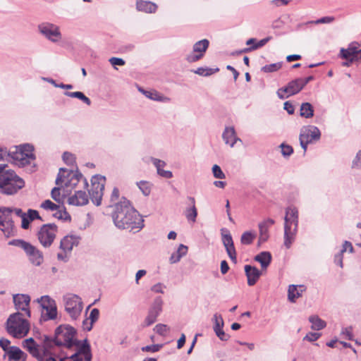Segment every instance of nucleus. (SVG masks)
I'll use <instances>...</instances> for the list:
<instances>
[{
  "label": "nucleus",
  "instance_id": "obj_1",
  "mask_svg": "<svg viewBox=\"0 0 361 361\" xmlns=\"http://www.w3.org/2000/svg\"><path fill=\"white\" fill-rule=\"evenodd\" d=\"M114 225L119 229L137 232L144 227V219L129 200L122 197L114 204Z\"/></svg>",
  "mask_w": 361,
  "mask_h": 361
},
{
  "label": "nucleus",
  "instance_id": "obj_2",
  "mask_svg": "<svg viewBox=\"0 0 361 361\" xmlns=\"http://www.w3.org/2000/svg\"><path fill=\"white\" fill-rule=\"evenodd\" d=\"M75 330L71 326H59L56 330V336L54 340L50 339L46 336L44 338V346L50 348L52 343L58 346H65L68 348H71L76 346L81 343L75 338Z\"/></svg>",
  "mask_w": 361,
  "mask_h": 361
},
{
  "label": "nucleus",
  "instance_id": "obj_3",
  "mask_svg": "<svg viewBox=\"0 0 361 361\" xmlns=\"http://www.w3.org/2000/svg\"><path fill=\"white\" fill-rule=\"evenodd\" d=\"M80 180L82 181L84 188L88 186L87 180L83 178L80 173L78 171L74 172L73 170L68 171L66 169L61 168L56 179V184L57 185H61V188H63V190L68 192L72 189L75 188Z\"/></svg>",
  "mask_w": 361,
  "mask_h": 361
},
{
  "label": "nucleus",
  "instance_id": "obj_4",
  "mask_svg": "<svg viewBox=\"0 0 361 361\" xmlns=\"http://www.w3.org/2000/svg\"><path fill=\"white\" fill-rule=\"evenodd\" d=\"M6 331L14 338H21L25 337L30 331L28 321L23 318V314L16 312L9 316L6 321Z\"/></svg>",
  "mask_w": 361,
  "mask_h": 361
},
{
  "label": "nucleus",
  "instance_id": "obj_5",
  "mask_svg": "<svg viewBox=\"0 0 361 361\" xmlns=\"http://www.w3.org/2000/svg\"><path fill=\"white\" fill-rule=\"evenodd\" d=\"M25 186V181L14 171L7 172L0 178V192L13 195Z\"/></svg>",
  "mask_w": 361,
  "mask_h": 361
},
{
  "label": "nucleus",
  "instance_id": "obj_6",
  "mask_svg": "<svg viewBox=\"0 0 361 361\" xmlns=\"http://www.w3.org/2000/svg\"><path fill=\"white\" fill-rule=\"evenodd\" d=\"M33 152L34 147L30 144L16 146L11 150V159L15 164L19 166H25L30 164L35 159Z\"/></svg>",
  "mask_w": 361,
  "mask_h": 361
},
{
  "label": "nucleus",
  "instance_id": "obj_7",
  "mask_svg": "<svg viewBox=\"0 0 361 361\" xmlns=\"http://www.w3.org/2000/svg\"><path fill=\"white\" fill-rule=\"evenodd\" d=\"M57 231L58 227L56 224H44L39 228L37 233V239L44 247H49L56 238Z\"/></svg>",
  "mask_w": 361,
  "mask_h": 361
},
{
  "label": "nucleus",
  "instance_id": "obj_8",
  "mask_svg": "<svg viewBox=\"0 0 361 361\" xmlns=\"http://www.w3.org/2000/svg\"><path fill=\"white\" fill-rule=\"evenodd\" d=\"M66 312L73 319H76L82 310V302L81 298L73 294H68L63 297Z\"/></svg>",
  "mask_w": 361,
  "mask_h": 361
},
{
  "label": "nucleus",
  "instance_id": "obj_9",
  "mask_svg": "<svg viewBox=\"0 0 361 361\" xmlns=\"http://www.w3.org/2000/svg\"><path fill=\"white\" fill-rule=\"evenodd\" d=\"M106 178L100 175H95L91 179V188L89 190L90 197L92 202L97 206L100 205Z\"/></svg>",
  "mask_w": 361,
  "mask_h": 361
},
{
  "label": "nucleus",
  "instance_id": "obj_10",
  "mask_svg": "<svg viewBox=\"0 0 361 361\" xmlns=\"http://www.w3.org/2000/svg\"><path fill=\"white\" fill-rule=\"evenodd\" d=\"M13 208L1 207L0 208V230L6 237L14 235V225L11 218Z\"/></svg>",
  "mask_w": 361,
  "mask_h": 361
},
{
  "label": "nucleus",
  "instance_id": "obj_11",
  "mask_svg": "<svg viewBox=\"0 0 361 361\" xmlns=\"http://www.w3.org/2000/svg\"><path fill=\"white\" fill-rule=\"evenodd\" d=\"M42 307L41 320L47 321L54 319L57 315L56 302L48 295L42 296L37 299Z\"/></svg>",
  "mask_w": 361,
  "mask_h": 361
},
{
  "label": "nucleus",
  "instance_id": "obj_12",
  "mask_svg": "<svg viewBox=\"0 0 361 361\" xmlns=\"http://www.w3.org/2000/svg\"><path fill=\"white\" fill-rule=\"evenodd\" d=\"M320 135V131L316 126H308L301 129L299 139L304 152L307 150V145L314 140H319Z\"/></svg>",
  "mask_w": 361,
  "mask_h": 361
},
{
  "label": "nucleus",
  "instance_id": "obj_13",
  "mask_svg": "<svg viewBox=\"0 0 361 361\" xmlns=\"http://www.w3.org/2000/svg\"><path fill=\"white\" fill-rule=\"evenodd\" d=\"M75 347L77 350L70 357V359L63 358L61 361H91L90 346L86 339Z\"/></svg>",
  "mask_w": 361,
  "mask_h": 361
},
{
  "label": "nucleus",
  "instance_id": "obj_14",
  "mask_svg": "<svg viewBox=\"0 0 361 361\" xmlns=\"http://www.w3.org/2000/svg\"><path fill=\"white\" fill-rule=\"evenodd\" d=\"M41 34L52 42H58L61 39L59 27L52 23H42L38 27Z\"/></svg>",
  "mask_w": 361,
  "mask_h": 361
},
{
  "label": "nucleus",
  "instance_id": "obj_15",
  "mask_svg": "<svg viewBox=\"0 0 361 361\" xmlns=\"http://www.w3.org/2000/svg\"><path fill=\"white\" fill-rule=\"evenodd\" d=\"M209 42L204 39L197 42L192 48V52L186 56V61L189 63H194L201 59L209 47Z\"/></svg>",
  "mask_w": 361,
  "mask_h": 361
},
{
  "label": "nucleus",
  "instance_id": "obj_16",
  "mask_svg": "<svg viewBox=\"0 0 361 361\" xmlns=\"http://www.w3.org/2000/svg\"><path fill=\"white\" fill-rule=\"evenodd\" d=\"M303 87L301 78H297L289 82L286 87L279 88L277 95L280 99H284L298 93Z\"/></svg>",
  "mask_w": 361,
  "mask_h": 361
},
{
  "label": "nucleus",
  "instance_id": "obj_17",
  "mask_svg": "<svg viewBox=\"0 0 361 361\" xmlns=\"http://www.w3.org/2000/svg\"><path fill=\"white\" fill-rule=\"evenodd\" d=\"M30 302V298L28 295L16 294L13 295V302L15 307L18 310L25 311L26 315L30 317V311L28 308Z\"/></svg>",
  "mask_w": 361,
  "mask_h": 361
},
{
  "label": "nucleus",
  "instance_id": "obj_18",
  "mask_svg": "<svg viewBox=\"0 0 361 361\" xmlns=\"http://www.w3.org/2000/svg\"><path fill=\"white\" fill-rule=\"evenodd\" d=\"M27 256L28 257V259L30 262L35 265V266H39L41 265L44 262V256L42 252L37 247L32 245V244H30L27 249L25 251Z\"/></svg>",
  "mask_w": 361,
  "mask_h": 361
},
{
  "label": "nucleus",
  "instance_id": "obj_19",
  "mask_svg": "<svg viewBox=\"0 0 361 361\" xmlns=\"http://www.w3.org/2000/svg\"><path fill=\"white\" fill-rule=\"evenodd\" d=\"M298 226L289 225L288 222L284 224V245L290 248L295 239Z\"/></svg>",
  "mask_w": 361,
  "mask_h": 361
},
{
  "label": "nucleus",
  "instance_id": "obj_20",
  "mask_svg": "<svg viewBox=\"0 0 361 361\" xmlns=\"http://www.w3.org/2000/svg\"><path fill=\"white\" fill-rule=\"evenodd\" d=\"M274 223V219H267L259 224V243H263L269 239V228Z\"/></svg>",
  "mask_w": 361,
  "mask_h": 361
},
{
  "label": "nucleus",
  "instance_id": "obj_21",
  "mask_svg": "<svg viewBox=\"0 0 361 361\" xmlns=\"http://www.w3.org/2000/svg\"><path fill=\"white\" fill-rule=\"evenodd\" d=\"M80 237L75 235H66L60 243V249L65 252H71L74 246H77L80 242Z\"/></svg>",
  "mask_w": 361,
  "mask_h": 361
},
{
  "label": "nucleus",
  "instance_id": "obj_22",
  "mask_svg": "<svg viewBox=\"0 0 361 361\" xmlns=\"http://www.w3.org/2000/svg\"><path fill=\"white\" fill-rule=\"evenodd\" d=\"M245 275L247 279V284L250 286H254L259 280L262 275V271H259L257 267L251 265H245Z\"/></svg>",
  "mask_w": 361,
  "mask_h": 361
},
{
  "label": "nucleus",
  "instance_id": "obj_23",
  "mask_svg": "<svg viewBox=\"0 0 361 361\" xmlns=\"http://www.w3.org/2000/svg\"><path fill=\"white\" fill-rule=\"evenodd\" d=\"M89 202L88 196L85 191L78 190L75 193L69 197L68 202L69 204L74 206H84L86 205Z\"/></svg>",
  "mask_w": 361,
  "mask_h": 361
},
{
  "label": "nucleus",
  "instance_id": "obj_24",
  "mask_svg": "<svg viewBox=\"0 0 361 361\" xmlns=\"http://www.w3.org/2000/svg\"><path fill=\"white\" fill-rule=\"evenodd\" d=\"M357 43H351L347 49H341V56L342 58H358L361 60V49H357Z\"/></svg>",
  "mask_w": 361,
  "mask_h": 361
},
{
  "label": "nucleus",
  "instance_id": "obj_25",
  "mask_svg": "<svg viewBox=\"0 0 361 361\" xmlns=\"http://www.w3.org/2000/svg\"><path fill=\"white\" fill-rule=\"evenodd\" d=\"M6 355L9 361H25L27 357V355L16 346H11Z\"/></svg>",
  "mask_w": 361,
  "mask_h": 361
},
{
  "label": "nucleus",
  "instance_id": "obj_26",
  "mask_svg": "<svg viewBox=\"0 0 361 361\" xmlns=\"http://www.w3.org/2000/svg\"><path fill=\"white\" fill-rule=\"evenodd\" d=\"M223 139L226 145H229L233 147L235 143L241 140L238 138L235 135V131L233 127H226L222 135Z\"/></svg>",
  "mask_w": 361,
  "mask_h": 361
},
{
  "label": "nucleus",
  "instance_id": "obj_27",
  "mask_svg": "<svg viewBox=\"0 0 361 361\" xmlns=\"http://www.w3.org/2000/svg\"><path fill=\"white\" fill-rule=\"evenodd\" d=\"M305 286L300 285H290L288 290V298L291 302H295V300L302 296V294L305 291Z\"/></svg>",
  "mask_w": 361,
  "mask_h": 361
},
{
  "label": "nucleus",
  "instance_id": "obj_28",
  "mask_svg": "<svg viewBox=\"0 0 361 361\" xmlns=\"http://www.w3.org/2000/svg\"><path fill=\"white\" fill-rule=\"evenodd\" d=\"M152 161L154 166L157 169V173L165 178H171L173 176V173L171 171H166L164 170V167L166 166V162L164 161L156 159V158H152Z\"/></svg>",
  "mask_w": 361,
  "mask_h": 361
},
{
  "label": "nucleus",
  "instance_id": "obj_29",
  "mask_svg": "<svg viewBox=\"0 0 361 361\" xmlns=\"http://www.w3.org/2000/svg\"><path fill=\"white\" fill-rule=\"evenodd\" d=\"M285 223L288 222L289 225L298 226V211L295 207H288L286 209L284 218Z\"/></svg>",
  "mask_w": 361,
  "mask_h": 361
},
{
  "label": "nucleus",
  "instance_id": "obj_30",
  "mask_svg": "<svg viewBox=\"0 0 361 361\" xmlns=\"http://www.w3.org/2000/svg\"><path fill=\"white\" fill-rule=\"evenodd\" d=\"M137 9L140 11H144L146 13H154L157 9V6L151 2L142 0H137L136 3Z\"/></svg>",
  "mask_w": 361,
  "mask_h": 361
},
{
  "label": "nucleus",
  "instance_id": "obj_31",
  "mask_svg": "<svg viewBox=\"0 0 361 361\" xmlns=\"http://www.w3.org/2000/svg\"><path fill=\"white\" fill-rule=\"evenodd\" d=\"M254 259L261 264L262 270H266L271 262V255L269 252H262Z\"/></svg>",
  "mask_w": 361,
  "mask_h": 361
},
{
  "label": "nucleus",
  "instance_id": "obj_32",
  "mask_svg": "<svg viewBox=\"0 0 361 361\" xmlns=\"http://www.w3.org/2000/svg\"><path fill=\"white\" fill-rule=\"evenodd\" d=\"M188 250V248L186 245L180 244L177 251L171 255L169 258L170 263L175 264L178 262L183 256L186 255Z\"/></svg>",
  "mask_w": 361,
  "mask_h": 361
},
{
  "label": "nucleus",
  "instance_id": "obj_33",
  "mask_svg": "<svg viewBox=\"0 0 361 361\" xmlns=\"http://www.w3.org/2000/svg\"><path fill=\"white\" fill-rule=\"evenodd\" d=\"M189 200L192 205L191 207L186 209L185 214L188 221L194 223L196 221V218L197 216V208L195 207V198L192 197H190Z\"/></svg>",
  "mask_w": 361,
  "mask_h": 361
},
{
  "label": "nucleus",
  "instance_id": "obj_34",
  "mask_svg": "<svg viewBox=\"0 0 361 361\" xmlns=\"http://www.w3.org/2000/svg\"><path fill=\"white\" fill-rule=\"evenodd\" d=\"M300 115L305 118H312L314 116V109L309 102L302 103L300 109Z\"/></svg>",
  "mask_w": 361,
  "mask_h": 361
},
{
  "label": "nucleus",
  "instance_id": "obj_35",
  "mask_svg": "<svg viewBox=\"0 0 361 361\" xmlns=\"http://www.w3.org/2000/svg\"><path fill=\"white\" fill-rule=\"evenodd\" d=\"M139 90L142 92L147 98H149L152 100L155 101H162L166 102L169 101V99L160 94L158 92L155 90L152 91H145L144 90L139 88Z\"/></svg>",
  "mask_w": 361,
  "mask_h": 361
},
{
  "label": "nucleus",
  "instance_id": "obj_36",
  "mask_svg": "<svg viewBox=\"0 0 361 361\" xmlns=\"http://www.w3.org/2000/svg\"><path fill=\"white\" fill-rule=\"evenodd\" d=\"M309 321L312 324L311 328L314 330H321L326 325V322L317 315L310 317Z\"/></svg>",
  "mask_w": 361,
  "mask_h": 361
},
{
  "label": "nucleus",
  "instance_id": "obj_37",
  "mask_svg": "<svg viewBox=\"0 0 361 361\" xmlns=\"http://www.w3.org/2000/svg\"><path fill=\"white\" fill-rule=\"evenodd\" d=\"M163 301L160 297L156 298L149 312L158 317L162 310Z\"/></svg>",
  "mask_w": 361,
  "mask_h": 361
},
{
  "label": "nucleus",
  "instance_id": "obj_38",
  "mask_svg": "<svg viewBox=\"0 0 361 361\" xmlns=\"http://www.w3.org/2000/svg\"><path fill=\"white\" fill-rule=\"evenodd\" d=\"M64 94L69 97L78 98L87 105L91 104L90 99L87 97L82 92H66Z\"/></svg>",
  "mask_w": 361,
  "mask_h": 361
},
{
  "label": "nucleus",
  "instance_id": "obj_39",
  "mask_svg": "<svg viewBox=\"0 0 361 361\" xmlns=\"http://www.w3.org/2000/svg\"><path fill=\"white\" fill-rule=\"evenodd\" d=\"M256 238V233L253 231H245L240 237V242L243 245H250Z\"/></svg>",
  "mask_w": 361,
  "mask_h": 361
},
{
  "label": "nucleus",
  "instance_id": "obj_40",
  "mask_svg": "<svg viewBox=\"0 0 361 361\" xmlns=\"http://www.w3.org/2000/svg\"><path fill=\"white\" fill-rule=\"evenodd\" d=\"M23 347L25 348L29 353L35 358H41V354H42V350H40L36 344L26 343H23Z\"/></svg>",
  "mask_w": 361,
  "mask_h": 361
},
{
  "label": "nucleus",
  "instance_id": "obj_41",
  "mask_svg": "<svg viewBox=\"0 0 361 361\" xmlns=\"http://www.w3.org/2000/svg\"><path fill=\"white\" fill-rule=\"evenodd\" d=\"M221 237L222 242L224 247H228L234 245L233 238L229 231L225 228H222L221 230Z\"/></svg>",
  "mask_w": 361,
  "mask_h": 361
},
{
  "label": "nucleus",
  "instance_id": "obj_42",
  "mask_svg": "<svg viewBox=\"0 0 361 361\" xmlns=\"http://www.w3.org/2000/svg\"><path fill=\"white\" fill-rule=\"evenodd\" d=\"M271 39V37H267L266 38H264V39H261L260 41H259L258 42H257V44H255L252 47H248V48H245L243 50L240 51L239 53L247 52V51H252V50L257 49H259L260 47H262Z\"/></svg>",
  "mask_w": 361,
  "mask_h": 361
},
{
  "label": "nucleus",
  "instance_id": "obj_43",
  "mask_svg": "<svg viewBox=\"0 0 361 361\" xmlns=\"http://www.w3.org/2000/svg\"><path fill=\"white\" fill-rule=\"evenodd\" d=\"M219 71V68H198L197 70L194 71V73L203 76H209Z\"/></svg>",
  "mask_w": 361,
  "mask_h": 361
},
{
  "label": "nucleus",
  "instance_id": "obj_44",
  "mask_svg": "<svg viewBox=\"0 0 361 361\" xmlns=\"http://www.w3.org/2000/svg\"><path fill=\"white\" fill-rule=\"evenodd\" d=\"M40 207L47 211L54 212L59 208V205L54 203L49 200H47L41 203Z\"/></svg>",
  "mask_w": 361,
  "mask_h": 361
},
{
  "label": "nucleus",
  "instance_id": "obj_45",
  "mask_svg": "<svg viewBox=\"0 0 361 361\" xmlns=\"http://www.w3.org/2000/svg\"><path fill=\"white\" fill-rule=\"evenodd\" d=\"M281 67H282V63L278 62V63H271V64H269V65H266V66H263L262 68V71L264 73H272V72H275V71H277L278 70L281 69Z\"/></svg>",
  "mask_w": 361,
  "mask_h": 361
},
{
  "label": "nucleus",
  "instance_id": "obj_46",
  "mask_svg": "<svg viewBox=\"0 0 361 361\" xmlns=\"http://www.w3.org/2000/svg\"><path fill=\"white\" fill-rule=\"evenodd\" d=\"M54 212H55L53 214V216L54 218L65 221L71 220V216L66 210L61 209V208L59 207L57 210H55Z\"/></svg>",
  "mask_w": 361,
  "mask_h": 361
},
{
  "label": "nucleus",
  "instance_id": "obj_47",
  "mask_svg": "<svg viewBox=\"0 0 361 361\" xmlns=\"http://www.w3.org/2000/svg\"><path fill=\"white\" fill-rule=\"evenodd\" d=\"M214 331H218L221 329H223L224 326V319L219 314H215L214 315Z\"/></svg>",
  "mask_w": 361,
  "mask_h": 361
},
{
  "label": "nucleus",
  "instance_id": "obj_48",
  "mask_svg": "<svg viewBox=\"0 0 361 361\" xmlns=\"http://www.w3.org/2000/svg\"><path fill=\"white\" fill-rule=\"evenodd\" d=\"M137 185L145 196H147L150 193L151 189L148 182L142 180L137 183Z\"/></svg>",
  "mask_w": 361,
  "mask_h": 361
},
{
  "label": "nucleus",
  "instance_id": "obj_49",
  "mask_svg": "<svg viewBox=\"0 0 361 361\" xmlns=\"http://www.w3.org/2000/svg\"><path fill=\"white\" fill-rule=\"evenodd\" d=\"M30 243L26 242L23 240H13L9 242V245H12L18 247L22 248L24 251L27 249L28 246L30 245Z\"/></svg>",
  "mask_w": 361,
  "mask_h": 361
},
{
  "label": "nucleus",
  "instance_id": "obj_50",
  "mask_svg": "<svg viewBox=\"0 0 361 361\" xmlns=\"http://www.w3.org/2000/svg\"><path fill=\"white\" fill-rule=\"evenodd\" d=\"M39 361H56L49 353V348L44 346L41 358H37Z\"/></svg>",
  "mask_w": 361,
  "mask_h": 361
},
{
  "label": "nucleus",
  "instance_id": "obj_51",
  "mask_svg": "<svg viewBox=\"0 0 361 361\" xmlns=\"http://www.w3.org/2000/svg\"><path fill=\"white\" fill-rule=\"evenodd\" d=\"M26 214L28 216L30 221H32L35 219L43 221L42 218L40 216L39 212L37 210L29 209Z\"/></svg>",
  "mask_w": 361,
  "mask_h": 361
},
{
  "label": "nucleus",
  "instance_id": "obj_52",
  "mask_svg": "<svg viewBox=\"0 0 361 361\" xmlns=\"http://www.w3.org/2000/svg\"><path fill=\"white\" fill-rule=\"evenodd\" d=\"M213 175L216 178L223 179L225 178V174L221 169L220 166L215 164L212 167Z\"/></svg>",
  "mask_w": 361,
  "mask_h": 361
},
{
  "label": "nucleus",
  "instance_id": "obj_53",
  "mask_svg": "<svg viewBox=\"0 0 361 361\" xmlns=\"http://www.w3.org/2000/svg\"><path fill=\"white\" fill-rule=\"evenodd\" d=\"M225 248H226V252H227L228 255L229 256V257L231 258V259L233 262L236 263V262H237L236 251H235L234 245H231V247L230 246L225 247Z\"/></svg>",
  "mask_w": 361,
  "mask_h": 361
},
{
  "label": "nucleus",
  "instance_id": "obj_54",
  "mask_svg": "<svg viewBox=\"0 0 361 361\" xmlns=\"http://www.w3.org/2000/svg\"><path fill=\"white\" fill-rule=\"evenodd\" d=\"M63 160L68 165H73L75 164V157L70 152H64L63 154Z\"/></svg>",
  "mask_w": 361,
  "mask_h": 361
},
{
  "label": "nucleus",
  "instance_id": "obj_55",
  "mask_svg": "<svg viewBox=\"0 0 361 361\" xmlns=\"http://www.w3.org/2000/svg\"><path fill=\"white\" fill-rule=\"evenodd\" d=\"M61 188L59 187H55L51 190V197L59 203L62 202L61 195H60Z\"/></svg>",
  "mask_w": 361,
  "mask_h": 361
},
{
  "label": "nucleus",
  "instance_id": "obj_56",
  "mask_svg": "<svg viewBox=\"0 0 361 361\" xmlns=\"http://www.w3.org/2000/svg\"><path fill=\"white\" fill-rule=\"evenodd\" d=\"M169 329L166 325L162 324H159L154 327L156 333L160 335H165L168 332Z\"/></svg>",
  "mask_w": 361,
  "mask_h": 361
},
{
  "label": "nucleus",
  "instance_id": "obj_57",
  "mask_svg": "<svg viewBox=\"0 0 361 361\" xmlns=\"http://www.w3.org/2000/svg\"><path fill=\"white\" fill-rule=\"evenodd\" d=\"M280 147L281 148V153L284 157H288L293 152V147L290 145H287L283 143L280 145Z\"/></svg>",
  "mask_w": 361,
  "mask_h": 361
},
{
  "label": "nucleus",
  "instance_id": "obj_58",
  "mask_svg": "<svg viewBox=\"0 0 361 361\" xmlns=\"http://www.w3.org/2000/svg\"><path fill=\"white\" fill-rule=\"evenodd\" d=\"M157 317L156 315H154L149 312L147 317L145 319L143 326H150L151 324H154L157 320Z\"/></svg>",
  "mask_w": 361,
  "mask_h": 361
},
{
  "label": "nucleus",
  "instance_id": "obj_59",
  "mask_svg": "<svg viewBox=\"0 0 361 361\" xmlns=\"http://www.w3.org/2000/svg\"><path fill=\"white\" fill-rule=\"evenodd\" d=\"M11 150L8 151L6 148L0 147V161L9 160L11 159Z\"/></svg>",
  "mask_w": 361,
  "mask_h": 361
},
{
  "label": "nucleus",
  "instance_id": "obj_60",
  "mask_svg": "<svg viewBox=\"0 0 361 361\" xmlns=\"http://www.w3.org/2000/svg\"><path fill=\"white\" fill-rule=\"evenodd\" d=\"M161 347H162V345L154 344V345H147V346L142 347V350L145 351V352L155 353V352H158L161 349Z\"/></svg>",
  "mask_w": 361,
  "mask_h": 361
},
{
  "label": "nucleus",
  "instance_id": "obj_61",
  "mask_svg": "<svg viewBox=\"0 0 361 361\" xmlns=\"http://www.w3.org/2000/svg\"><path fill=\"white\" fill-rule=\"evenodd\" d=\"M335 18L333 16H325L323 18H321L317 20L311 21V23L314 24H320V23H331L333 21H334Z\"/></svg>",
  "mask_w": 361,
  "mask_h": 361
},
{
  "label": "nucleus",
  "instance_id": "obj_62",
  "mask_svg": "<svg viewBox=\"0 0 361 361\" xmlns=\"http://www.w3.org/2000/svg\"><path fill=\"white\" fill-rule=\"evenodd\" d=\"M99 316V310L94 308V309L92 310L87 319L93 324L98 319Z\"/></svg>",
  "mask_w": 361,
  "mask_h": 361
},
{
  "label": "nucleus",
  "instance_id": "obj_63",
  "mask_svg": "<svg viewBox=\"0 0 361 361\" xmlns=\"http://www.w3.org/2000/svg\"><path fill=\"white\" fill-rule=\"evenodd\" d=\"M341 334L348 340H353V329L350 326L343 328L341 331Z\"/></svg>",
  "mask_w": 361,
  "mask_h": 361
},
{
  "label": "nucleus",
  "instance_id": "obj_64",
  "mask_svg": "<svg viewBox=\"0 0 361 361\" xmlns=\"http://www.w3.org/2000/svg\"><path fill=\"white\" fill-rule=\"evenodd\" d=\"M10 343H11V342L9 340L4 338H0V346L6 352V353H7L8 350L11 347V346H9Z\"/></svg>",
  "mask_w": 361,
  "mask_h": 361
}]
</instances>
